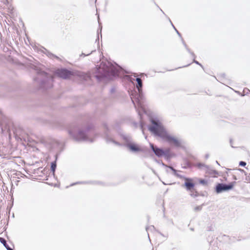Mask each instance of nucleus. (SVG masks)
Listing matches in <instances>:
<instances>
[{"mask_svg": "<svg viewBox=\"0 0 250 250\" xmlns=\"http://www.w3.org/2000/svg\"><path fill=\"white\" fill-rule=\"evenodd\" d=\"M150 146L155 155L158 157L162 156L164 154V151L162 149L154 147L153 144H150Z\"/></svg>", "mask_w": 250, "mask_h": 250, "instance_id": "obj_11", "label": "nucleus"}, {"mask_svg": "<svg viewBox=\"0 0 250 250\" xmlns=\"http://www.w3.org/2000/svg\"><path fill=\"white\" fill-rule=\"evenodd\" d=\"M202 209V206H198L195 208V210H200Z\"/></svg>", "mask_w": 250, "mask_h": 250, "instance_id": "obj_19", "label": "nucleus"}, {"mask_svg": "<svg viewBox=\"0 0 250 250\" xmlns=\"http://www.w3.org/2000/svg\"><path fill=\"white\" fill-rule=\"evenodd\" d=\"M168 167L172 170V171L173 172V174H174L175 176H177V177H179V178H184H184H185V177H184V176H182V175H180L179 174H178V173H177V172L176 170V169H175L174 168H173V167H170V166H169V167Z\"/></svg>", "mask_w": 250, "mask_h": 250, "instance_id": "obj_13", "label": "nucleus"}, {"mask_svg": "<svg viewBox=\"0 0 250 250\" xmlns=\"http://www.w3.org/2000/svg\"><path fill=\"white\" fill-rule=\"evenodd\" d=\"M0 241L2 244H3L7 250H13V249L10 248L6 244V240L4 238L0 237Z\"/></svg>", "mask_w": 250, "mask_h": 250, "instance_id": "obj_12", "label": "nucleus"}, {"mask_svg": "<svg viewBox=\"0 0 250 250\" xmlns=\"http://www.w3.org/2000/svg\"><path fill=\"white\" fill-rule=\"evenodd\" d=\"M173 27L174 28V29H175V30L176 31L177 34L180 35V33H179V32L175 29V28L174 27V26L173 25Z\"/></svg>", "mask_w": 250, "mask_h": 250, "instance_id": "obj_22", "label": "nucleus"}, {"mask_svg": "<svg viewBox=\"0 0 250 250\" xmlns=\"http://www.w3.org/2000/svg\"><path fill=\"white\" fill-rule=\"evenodd\" d=\"M98 20H99V16L98 17ZM98 22H99V21H98Z\"/></svg>", "mask_w": 250, "mask_h": 250, "instance_id": "obj_26", "label": "nucleus"}, {"mask_svg": "<svg viewBox=\"0 0 250 250\" xmlns=\"http://www.w3.org/2000/svg\"><path fill=\"white\" fill-rule=\"evenodd\" d=\"M35 81L40 83L41 86L44 88L51 87L52 86V78L43 71L38 72V76L35 78Z\"/></svg>", "mask_w": 250, "mask_h": 250, "instance_id": "obj_4", "label": "nucleus"}, {"mask_svg": "<svg viewBox=\"0 0 250 250\" xmlns=\"http://www.w3.org/2000/svg\"><path fill=\"white\" fill-rule=\"evenodd\" d=\"M195 166L199 169L205 170L206 173H208L211 175H214L217 174V172L216 171L210 169L208 166L203 163H197Z\"/></svg>", "mask_w": 250, "mask_h": 250, "instance_id": "obj_6", "label": "nucleus"}, {"mask_svg": "<svg viewBox=\"0 0 250 250\" xmlns=\"http://www.w3.org/2000/svg\"><path fill=\"white\" fill-rule=\"evenodd\" d=\"M126 146L132 152H137L143 151L142 149L137 145L127 142Z\"/></svg>", "mask_w": 250, "mask_h": 250, "instance_id": "obj_9", "label": "nucleus"}, {"mask_svg": "<svg viewBox=\"0 0 250 250\" xmlns=\"http://www.w3.org/2000/svg\"><path fill=\"white\" fill-rule=\"evenodd\" d=\"M163 165L164 166H166V167H167L166 165H165V164H163Z\"/></svg>", "mask_w": 250, "mask_h": 250, "instance_id": "obj_27", "label": "nucleus"}, {"mask_svg": "<svg viewBox=\"0 0 250 250\" xmlns=\"http://www.w3.org/2000/svg\"><path fill=\"white\" fill-rule=\"evenodd\" d=\"M121 68L116 64H113L109 62H102L98 69V72L99 76H97L99 79V77L108 78L110 76H115L118 75Z\"/></svg>", "mask_w": 250, "mask_h": 250, "instance_id": "obj_2", "label": "nucleus"}, {"mask_svg": "<svg viewBox=\"0 0 250 250\" xmlns=\"http://www.w3.org/2000/svg\"><path fill=\"white\" fill-rule=\"evenodd\" d=\"M194 62L195 63H196V64H199V65H200L201 66L203 67V66H202V65L200 63H199V62H197V61H195V60H194Z\"/></svg>", "mask_w": 250, "mask_h": 250, "instance_id": "obj_21", "label": "nucleus"}, {"mask_svg": "<svg viewBox=\"0 0 250 250\" xmlns=\"http://www.w3.org/2000/svg\"><path fill=\"white\" fill-rule=\"evenodd\" d=\"M56 74L63 79L69 78L73 75L71 71L66 69H59L56 71Z\"/></svg>", "mask_w": 250, "mask_h": 250, "instance_id": "obj_7", "label": "nucleus"}, {"mask_svg": "<svg viewBox=\"0 0 250 250\" xmlns=\"http://www.w3.org/2000/svg\"><path fill=\"white\" fill-rule=\"evenodd\" d=\"M233 188V185H226L224 184H218L216 187V191L219 193L224 191H227Z\"/></svg>", "mask_w": 250, "mask_h": 250, "instance_id": "obj_8", "label": "nucleus"}, {"mask_svg": "<svg viewBox=\"0 0 250 250\" xmlns=\"http://www.w3.org/2000/svg\"><path fill=\"white\" fill-rule=\"evenodd\" d=\"M246 165V163L243 161H241L239 163V165L241 166H245Z\"/></svg>", "mask_w": 250, "mask_h": 250, "instance_id": "obj_18", "label": "nucleus"}, {"mask_svg": "<svg viewBox=\"0 0 250 250\" xmlns=\"http://www.w3.org/2000/svg\"><path fill=\"white\" fill-rule=\"evenodd\" d=\"M216 163L219 165L218 161H216Z\"/></svg>", "mask_w": 250, "mask_h": 250, "instance_id": "obj_28", "label": "nucleus"}, {"mask_svg": "<svg viewBox=\"0 0 250 250\" xmlns=\"http://www.w3.org/2000/svg\"><path fill=\"white\" fill-rule=\"evenodd\" d=\"M106 141H107V142H108V143H110V142L112 143L113 144H114V145H117V146H121V145L120 143L114 140L112 138H107Z\"/></svg>", "mask_w": 250, "mask_h": 250, "instance_id": "obj_14", "label": "nucleus"}, {"mask_svg": "<svg viewBox=\"0 0 250 250\" xmlns=\"http://www.w3.org/2000/svg\"><path fill=\"white\" fill-rule=\"evenodd\" d=\"M184 179L185 180L186 182L183 186L185 187L187 190L191 191L194 187V184L192 183L193 180L191 178H188L186 177H185Z\"/></svg>", "mask_w": 250, "mask_h": 250, "instance_id": "obj_10", "label": "nucleus"}, {"mask_svg": "<svg viewBox=\"0 0 250 250\" xmlns=\"http://www.w3.org/2000/svg\"><path fill=\"white\" fill-rule=\"evenodd\" d=\"M200 183L205 185L207 184V181L205 180H200Z\"/></svg>", "mask_w": 250, "mask_h": 250, "instance_id": "obj_17", "label": "nucleus"}, {"mask_svg": "<svg viewBox=\"0 0 250 250\" xmlns=\"http://www.w3.org/2000/svg\"><path fill=\"white\" fill-rule=\"evenodd\" d=\"M95 50H91V51H90V53H88L87 54H84V53H83L82 54H83V55H84V56H88V55H89V54H90L92 52H93V51H95Z\"/></svg>", "mask_w": 250, "mask_h": 250, "instance_id": "obj_20", "label": "nucleus"}, {"mask_svg": "<svg viewBox=\"0 0 250 250\" xmlns=\"http://www.w3.org/2000/svg\"><path fill=\"white\" fill-rule=\"evenodd\" d=\"M154 229V227H153V226H151V227H149V228H146V231H147V232H148V236H149V230H151L153 229Z\"/></svg>", "mask_w": 250, "mask_h": 250, "instance_id": "obj_16", "label": "nucleus"}, {"mask_svg": "<svg viewBox=\"0 0 250 250\" xmlns=\"http://www.w3.org/2000/svg\"><path fill=\"white\" fill-rule=\"evenodd\" d=\"M56 167V162H52L51 163V171L53 172V173L55 172Z\"/></svg>", "mask_w": 250, "mask_h": 250, "instance_id": "obj_15", "label": "nucleus"}, {"mask_svg": "<svg viewBox=\"0 0 250 250\" xmlns=\"http://www.w3.org/2000/svg\"><path fill=\"white\" fill-rule=\"evenodd\" d=\"M133 80H135V79L134 78H132L131 81H133Z\"/></svg>", "mask_w": 250, "mask_h": 250, "instance_id": "obj_25", "label": "nucleus"}, {"mask_svg": "<svg viewBox=\"0 0 250 250\" xmlns=\"http://www.w3.org/2000/svg\"><path fill=\"white\" fill-rule=\"evenodd\" d=\"M152 125L149 127V130L155 135L166 139L168 143L176 146H180L182 141L167 132L161 123L158 120H151Z\"/></svg>", "mask_w": 250, "mask_h": 250, "instance_id": "obj_1", "label": "nucleus"}, {"mask_svg": "<svg viewBox=\"0 0 250 250\" xmlns=\"http://www.w3.org/2000/svg\"><path fill=\"white\" fill-rule=\"evenodd\" d=\"M69 134L72 136L74 139L78 141H91L87 136L85 133L81 129L75 127L72 128L69 130Z\"/></svg>", "mask_w": 250, "mask_h": 250, "instance_id": "obj_5", "label": "nucleus"}, {"mask_svg": "<svg viewBox=\"0 0 250 250\" xmlns=\"http://www.w3.org/2000/svg\"><path fill=\"white\" fill-rule=\"evenodd\" d=\"M191 53V54H192L193 56H194V54L193 53Z\"/></svg>", "mask_w": 250, "mask_h": 250, "instance_id": "obj_24", "label": "nucleus"}, {"mask_svg": "<svg viewBox=\"0 0 250 250\" xmlns=\"http://www.w3.org/2000/svg\"><path fill=\"white\" fill-rule=\"evenodd\" d=\"M138 112H139V114L140 115V116H141V111H139Z\"/></svg>", "mask_w": 250, "mask_h": 250, "instance_id": "obj_23", "label": "nucleus"}, {"mask_svg": "<svg viewBox=\"0 0 250 250\" xmlns=\"http://www.w3.org/2000/svg\"><path fill=\"white\" fill-rule=\"evenodd\" d=\"M136 81L137 82V85L136 86L138 89L137 93L136 91H132L131 95V99L132 103L134 104L135 107H136V104H137L138 106L140 107L143 111H144V108L142 104V100L143 99V96L142 93V81L139 78H137Z\"/></svg>", "mask_w": 250, "mask_h": 250, "instance_id": "obj_3", "label": "nucleus"}]
</instances>
